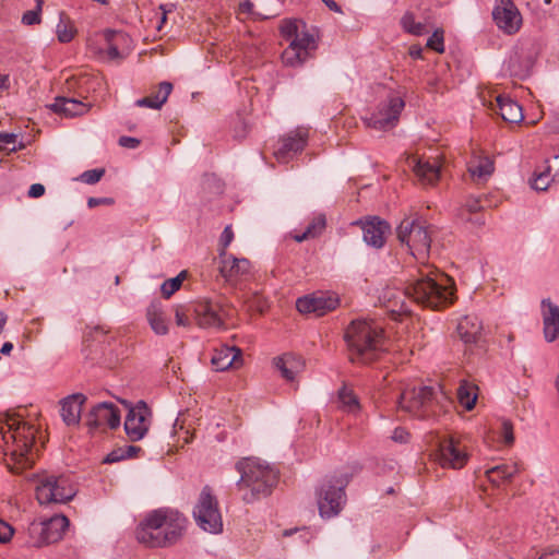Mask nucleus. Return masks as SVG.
Instances as JSON below:
<instances>
[{"label": "nucleus", "mask_w": 559, "mask_h": 559, "mask_svg": "<svg viewBox=\"0 0 559 559\" xmlns=\"http://www.w3.org/2000/svg\"><path fill=\"white\" fill-rule=\"evenodd\" d=\"M431 227L417 216L405 217L396 228L397 239L415 258H424L431 245Z\"/></svg>", "instance_id": "9"}, {"label": "nucleus", "mask_w": 559, "mask_h": 559, "mask_svg": "<svg viewBox=\"0 0 559 559\" xmlns=\"http://www.w3.org/2000/svg\"><path fill=\"white\" fill-rule=\"evenodd\" d=\"M69 526L64 515H55L43 522H33L28 526V540L32 547H41L60 540Z\"/></svg>", "instance_id": "13"}, {"label": "nucleus", "mask_w": 559, "mask_h": 559, "mask_svg": "<svg viewBox=\"0 0 559 559\" xmlns=\"http://www.w3.org/2000/svg\"><path fill=\"white\" fill-rule=\"evenodd\" d=\"M13 527L0 519V543H8L13 536Z\"/></svg>", "instance_id": "52"}, {"label": "nucleus", "mask_w": 559, "mask_h": 559, "mask_svg": "<svg viewBox=\"0 0 559 559\" xmlns=\"http://www.w3.org/2000/svg\"><path fill=\"white\" fill-rule=\"evenodd\" d=\"M447 397L431 386L406 388L400 395L399 407L416 417L428 418L443 407Z\"/></svg>", "instance_id": "8"}, {"label": "nucleus", "mask_w": 559, "mask_h": 559, "mask_svg": "<svg viewBox=\"0 0 559 559\" xmlns=\"http://www.w3.org/2000/svg\"><path fill=\"white\" fill-rule=\"evenodd\" d=\"M235 467L240 474L237 488L246 503L270 496L278 483L277 471L259 457H243Z\"/></svg>", "instance_id": "4"}, {"label": "nucleus", "mask_w": 559, "mask_h": 559, "mask_svg": "<svg viewBox=\"0 0 559 559\" xmlns=\"http://www.w3.org/2000/svg\"><path fill=\"white\" fill-rule=\"evenodd\" d=\"M129 407V412L124 420V430L131 441H139L144 438L148 431L151 424V411L143 401H140L135 406L122 401Z\"/></svg>", "instance_id": "16"}, {"label": "nucleus", "mask_w": 559, "mask_h": 559, "mask_svg": "<svg viewBox=\"0 0 559 559\" xmlns=\"http://www.w3.org/2000/svg\"><path fill=\"white\" fill-rule=\"evenodd\" d=\"M173 91V84L170 82H162L158 85V90L152 93L150 96L140 98L135 102L138 107H147L151 109H160L167 102L168 96Z\"/></svg>", "instance_id": "34"}, {"label": "nucleus", "mask_w": 559, "mask_h": 559, "mask_svg": "<svg viewBox=\"0 0 559 559\" xmlns=\"http://www.w3.org/2000/svg\"><path fill=\"white\" fill-rule=\"evenodd\" d=\"M219 273L226 283L237 286L251 275V263L246 258H236L231 254L221 258Z\"/></svg>", "instance_id": "21"}, {"label": "nucleus", "mask_w": 559, "mask_h": 559, "mask_svg": "<svg viewBox=\"0 0 559 559\" xmlns=\"http://www.w3.org/2000/svg\"><path fill=\"white\" fill-rule=\"evenodd\" d=\"M389 231V224L378 217L367 219L362 225L364 240L374 248H381L384 245Z\"/></svg>", "instance_id": "29"}, {"label": "nucleus", "mask_w": 559, "mask_h": 559, "mask_svg": "<svg viewBox=\"0 0 559 559\" xmlns=\"http://www.w3.org/2000/svg\"><path fill=\"white\" fill-rule=\"evenodd\" d=\"M104 175H105L104 168H95V169L84 171L81 175V180L84 183L94 185V183L98 182Z\"/></svg>", "instance_id": "47"}, {"label": "nucleus", "mask_w": 559, "mask_h": 559, "mask_svg": "<svg viewBox=\"0 0 559 559\" xmlns=\"http://www.w3.org/2000/svg\"><path fill=\"white\" fill-rule=\"evenodd\" d=\"M45 193V187L41 183H34L28 189V197L29 198H40Z\"/></svg>", "instance_id": "58"}, {"label": "nucleus", "mask_w": 559, "mask_h": 559, "mask_svg": "<svg viewBox=\"0 0 559 559\" xmlns=\"http://www.w3.org/2000/svg\"><path fill=\"white\" fill-rule=\"evenodd\" d=\"M492 15L497 26L507 34L516 33L522 23L521 14L511 0H500Z\"/></svg>", "instance_id": "22"}, {"label": "nucleus", "mask_w": 559, "mask_h": 559, "mask_svg": "<svg viewBox=\"0 0 559 559\" xmlns=\"http://www.w3.org/2000/svg\"><path fill=\"white\" fill-rule=\"evenodd\" d=\"M349 479L346 475L333 476L325 479L317 493L320 515L325 519L337 515L345 504L344 488Z\"/></svg>", "instance_id": "11"}, {"label": "nucleus", "mask_w": 559, "mask_h": 559, "mask_svg": "<svg viewBox=\"0 0 559 559\" xmlns=\"http://www.w3.org/2000/svg\"><path fill=\"white\" fill-rule=\"evenodd\" d=\"M0 433L8 441L10 437L13 440L11 456L21 468L32 467L34 459L31 454L35 441V430L33 426L19 420L17 418L4 415L3 424L0 423Z\"/></svg>", "instance_id": "6"}, {"label": "nucleus", "mask_w": 559, "mask_h": 559, "mask_svg": "<svg viewBox=\"0 0 559 559\" xmlns=\"http://www.w3.org/2000/svg\"><path fill=\"white\" fill-rule=\"evenodd\" d=\"M140 451H141V448L136 447V445H126L124 447V453L128 459L134 457Z\"/></svg>", "instance_id": "61"}, {"label": "nucleus", "mask_w": 559, "mask_h": 559, "mask_svg": "<svg viewBox=\"0 0 559 559\" xmlns=\"http://www.w3.org/2000/svg\"><path fill=\"white\" fill-rule=\"evenodd\" d=\"M211 364L216 371L238 368L242 365L241 349L236 346L222 345L214 349Z\"/></svg>", "instance_id": "26"}, {"label": "nucleus", "mask_w": 559, "mask_h": 559, "mask_svg": "<svg viewBox=\"0 0 559 559\" xmlns=\"http://www.w3.org/2000/svg\"><path fill=\"white\" fill-rule=\"evenodd\" d=\"M457 399L464 408L473 409L477 399L476 386L467 381H462L457 389Z\"/></svg>", "instance_id": "38"}, {"label": "nucleus", "mask_w": 559, "mask_h": 559, "mask_svg": "<svg viewBox=\"0 0 559 559\" xmlns=\"http://www.w3.org/2000/svg\"><path fill=\"white\" fill-rule=\"evenodd\" d=\"M538 559H559V550L548 549L544 551Z\"/></svg>", "instance_id": "60"}, {"label": "nucleus", "mask_w": 559, "mask_h": 559, "mask_svg": "<svg viewBox=\"0 0 559 559\" xmlns=\"http://www.w3.org/2000/svg\"><path fill=\"white\" fill-rule=\"evenodd\" d=\"M495 169L493 160L483 152H474L471 157L467 170L472 179L477 182H485L492 175Z\"/></svg>", "instance_id": "28"}, {"label": "nucleus", "mask_w": 559, "mask_h": 559, "mask_svg": "<svg viewBox=\"0 0 559 559\" xmlns=\"http://www.w3.org/2000/svg\"><path fill=\"white\" fill-rule=\"evenodd\" d=\"M483 324L477 316L462 317L456 325V333L465 344H476L481 337Z\"/></svg>", "instance_id": "30"}, {"label": "nucleus", "mask_w": 559, "mask_h": 559, "mask_svg": "<svg viewBox=\"0 0 559 559\" xmlns=\"http://www.w3.org/2000/svg\"><path fill=\"white\" fill-rule=\"evenodd\" d=\"M85 424L90 431L107 427L116 429L120 425V411L110 402L98 403L86 415Z\"/></svg>", "instance_id": "18"}, {"label": "nucleus", "mask_w": 559, "mask_h": 559, "mask_svg": "<svg viewBox=\"0 0 559 559\" xmlns=\"http://www.w3.org/2000/svg\"><path fill=\"white\" fill-rule=\"evenodd\" d=\"M102 37L104 44L98 51L100 55L105 56L108 60H121L126 57V49L130 40L126 33L106 29L103 32Z\"/></svg>", "instance_id": "23"}, {"label": "nucleus", "mask_w": 559, "mask_h": 559, "mask_svg": "<svg viewBox=\"0 0 559 559\" xmlns=\"http://www.w3.org/2000/svg\"><path fill=\"white\" fill-rule=\"evenodd\" d=\"M308 135V129L300 127L282 136V164L288 163L289 159L302 152Z\"/></svg>", "instance_id": "25"}, {"label": "nucleus", "mask_w": 559, "mask_h": 559, "mask_svg": "<svg viewBox=\"0 0 559 559\" xmlns=\"http://www.w3.org/2000/svg\"><path fill=\"white\" fill-rule=\"evenodd\" d=\"M186 275L187 272L182 271L176 277L165 281L160 286L163 296L165 298H169L171 295H174L180 288L183 280L186 278Z\"/></svg>", "instance_id": "42"}, {"label": "nucleus", "mask_w": 559, "mask_h": 559, "mask_svg": "<svg viewBox=\"0 0 559 559\" xmlns=\"http://www.w3.org/2000/svg\"><path fill=\"white\" fill-rule=\"evenodd\" d=\"M428 442L436 448L433 457L444 468L460 469L469 459L466 438L459 433L431 431Z\"/></svg>", "instance_id": "7"}, {"label": "nucleus", "mask_w": 559, "mask_h": 559, "mask_svg": "<svg viewBox=\"0 0 559 559\" xmlns=\"http://www.w3.org/2000/svg\"><path fill=\"white\" fill-rule=\"evenodd\" d=\"M400 23L404 32L414 36H421L428 32L427 25L417 20L415 14L411 11L404 13Z\"/></svg>", "instance_id": "37"}, {"label": "nucleus", "mask_w": 559, "mask_h": 559, "mask_svg": "<svg viewBox=\"0 0 559 559\" xmlns=\"http://www.w3.org/2000/svg\"><path fill=\"white\" fill-rule=\"evenodd\" d=\"M544 335L547 342H552L559 334V307L549 299L542 301Z\"/></svg>", "instance_id": "32"}, {"label": "nucleus", "mask_w": 559, "mask_h": 559, "mask_svg": "<svg viewBox=\"0 0 559 559\" xmlns=\"http://www.w3.org/2000/svg\"><path fill=\"white\" fill-rule=\"evenodd\" d=\"M86 396L82 393L71 394L61 400L60 415L67 426H78L81 420V413Z\"/></svg>", "instance_id": "27"}, {"label": "nucleus", "mask_w": 559, "mask_h": 559, "mask_svg": "<svg viewBox=\"0 0 559 559\" xmlns=\"http://www.w3.org/2000/svg\"><path fill=\"white\" fill-rule=\"evenodd\" d=\"M322 1L325 3V5H326L330 10H332V11H334V12H338V13H341V12H342V10H341L340 5H338L334 0H322Z\"/></svg>", "instance_id": "64"}, {"label": "nucleus", "mask_w": 559, "mask_h": 559, "mask_svg": "<svg viewBox=\"0 0 559 559\" xmlns=\"http://www.w3.org/2000/svg\"><path fill=\"white\" fill-rule=\"evenodd\" d=\"M16 139L17 135L14 133H0V150L16 151Z\"/></svg>", "instance_id": "50"}, {"label": "nucleus", "mask_w": 559, "mask_h": 559, "mask_svg": "<svg viewBox=\"0 0 559 559\" xmlns=\"http://www.w3.org/2000/svg\"><path fill=\"white\" fill-rule=\"evenodd\" d=\"M406 294L414 302L432 310L448 307L454 300V282L430 265L418 270L417 276L406 285Z\"/></svg>", "instance_id": "1"}, {"label": "nucleus", "mask_w": 559, "mask_h": 559, "mask_svg": "<svg viewBox=\"0 0 559 559\" xmlns=\"http://www.w3.org/2000/svg\"><path fill=\"white\" fill-rule=\"evenodd\" d=\"M499 436L501 441L507 445H512L514 442L513 425L509 420H502L499 428Z\"/></svg>", "instance_id": "45"}, {"label": "nucleus", "mask_w": 559, "mask_h": 559, "mask_svg": "<svg viewBox=\"0 0 559 559\" xmlns=\"http://www.w3.org/2000/svg\"><path fill=\"white\" fill-rule=\"evenodd\" d=\"M146 318L156 334L165 335L168 333L167 318L159 301L151 302L146 310Z\"/></svg>", "instance_id": "35"}, {"label": "nucleus", "mask_w": 559, "mask_h": 559, "mask_svg": "<svg viewBox=\"0 0 559 559\" xmlns=\"http://www.w3.org/2000/svg\"><path fill=\"white\" fill-rule=\"evenodd\" d=\"M338 401H340L341 407L348 413H354L359 408V403L357 401L356 395L347 386H343L340 390Z\"/></svg>", "instance_id": "41"}, {"label": "nucleus", "mask_w": 559, "mask_h": 559, "mask_svg": "<svg viewBox=\"0 0 559 559\" xmlns=\"http://www.w3.org/2000/svg\"><path fill=\"white\" fill-rule=\"evenodd\" d=\"M248 302L249 309L259 313H263L269 307L267 301L259 294H254Z\"/></svg>", "instance_id": "49"}, {"label": "nucleus", "mask_w": 559, "mask_h": 559, "mask_svg": "<svg viewBox=\"0 0 559 559\" xmlns=\"http://www.w3.org/2000/svg\"><path fill=\"white\" fill-rule=\"evenodd\" d=\"M392 440L399 443H405L408 441L409 433L404 428H395L392 436Z\"/></svg>", "instance_id": "55"}, {"label": "nucleus", "mask_w": 559, "mask_h": 559, "mask_svg": "<svg viewBox=\"0 0 559 559\" xmlns=\"http://www.w3.org/2000/svg\"><path fill=\"white\" fill-rule=\"evenodd\" d=\"M345 340L353 362L367 365L388 349L383 329L373 320H354L346 329Z\"/></svg>", "instance_id": "3"}, {"label": "nucleus", "mask_w": 559, "mask_h": 559, "mask_svg": "<svg viewBox=\"0 0 559 559\" xmlns=\"http://www.w3.org/2000/svg\"><path fill=\"white\" fill-rule=\"evenodd\" d=\"M465 219L476 227H481L485 225V217L478 213L473 215L468 214V217Z\"/></svg>", "instance_id": "59"}, {"label": "nucleus", "mask_w": 559, "mask_h": 559, "mask_svg": "<svg viewBox=\"0 0 559 559\" xmlns=\"http://www.w3.org/2000/svg\"><path fill=\"white\" fill-rule=\"evenodd\" d=\"M554 180V176L550 174V167L545 170L535 173L534 178L531 182L533 189L537 191H545Z\"/></svg>", "instance_id": "43"}, {"label": "nucleus", "mask_w": 559, "mask_h": 559, "mask_svg": "<svg viewBox=\"0 0 559 559\" xmlns=\"http://www.w3.org/2000/svg\"><path fill=\"white\" fill-rule=\"evenodd\" d=\"M337 306L338 298L330 293H316L296 301V308L300 313H313L318 317L336 309Z\"/></svg>", "instance_id": "19"}, {"label": "nucleus", "mask_w": 559, "mask_h": 559, "mask_svg": "<svg viewBox=\"0 0 559 559\" xmlns=\"http://www.w3.org/2000/svg\"><path fill=\"white\" fill-rule=\"evenodd\" d=\"M404 106V99L400 94H391L365 122L367 127L377 130L391 129L397 123Z\"/></svg>", "instance_id": "14"}, {"label": "nucleus", "mask_w": 559, "mask_h": 559, "mask_svg": "<svg viewBox=\"0 0 559 559\" xmlns=\"http://www.w3.org/2000/svg\"><path fill=\"white\" fill-rule=\"evenodd\" d=\"M479 97L484 106L500 115L504 121L518 123L523 120L522 107L509 96L485 91Z\"/></svg>", "instance_id": "15"}, {"label": "nucleus", "mask_w": 559, "mask_h": 559, "mask_svg": "<svg viewBox=\"0 0 559 559\" xmlns=\"http://www.w3.org/2000/svg\"><path fill=\"white\" fill-rule=\"evenodd\" d=\"M175 320H176V324L179 326H189L190 325L189 317L185 313L182 306L176 307Z\"/></svg>", "instance_id": "54"}, {"label": "nucleus", "mask_w": 559, "mask_h": 559, "mask_svg": "<svg viewBox=\"0 0 559 559\" xmlns=\"http://www.w3.org/2000/svg\"><path fill=\"white\" fill-rule=\"evenodd\" d=\"M49 108L64 117L81 116L88 111V106L81 100L68 97H56L55 102L49 105Z\"/></svg>", "instance_id": "33"}, {"label": "nucleus", "mask_w": 559, "mask_h": 559, "mask_svg": "<svg viewBox=\"0 0 559 559\" xmlns=\"http://www.w3.org/2000/svg\"><path fill=\"white\" fill-rule=\"evenodd\" d=\"M76 495V488L67 475L46 474L38 478L36 499L40 504L67 503Z\"/></svg>", "instance_id": "10"}, {"label": "nucleus", "mask_w": 559, "mask_h": 559, "mask_svg": "<svg viewBox=\"0 0 559 559\" xmlns=\"http://www.w3.org/2000/svg\"><path fill=\"white\" fill-rule=\"evenodd\" d=\"M186 518L178 511L158 509L146 514L135 530L136 540L150 548L177 543L186 530Z\"/></svg>", "instance_id": "2"}, {"label": "nucleus", "mask_w": 559, "mask_h": 559, "mask_svg": "<svg viewBox=\"0 0 559 559\" xmlns=\"http://www.w3.org/2000/svg\"><path fill=\"white\" fill-rule=\"evenodd\" d=\"M234 239V231L231 229V226H226L221 235L219 238V245H221V251H219V258L228 255L226 253L227 247L230 245V242Z\"/></svg>", "instance_id": "48"}, {"label": "nucleus", "mask_w": 559, "mask_h": 559, "mask_svg": "<svg viewBox=\"0 0 559 559\" xmlns=\"http://www.w3.org/2000/svg\"><path fill=\"white\" fill-rule=\"evenodd\" d=\"M282 40L288 44L282 52V63L298 67L313 57L318 49L319 35L300 20H286L282 23Z\"/></svg>", "instance_id": "5"}, {"label": "nucleus", "mask_w": 559, "mask_h": 559, "mask_svg": "<svg viewBox=\"0 0 559 559\" xmlns=\"http://www.w3.org/2000/svg\"><path fill=\"white\" fill-rule=\"evenodd\" d=\"M230 307L221 300L202 301L194 308L197 322L201 328H223L226 319L230 316Z\"/></svg>", "instance_id": "17"}, {"label": "nucleus", "mask_w": 559, "mask_h": 559, "mask_svg": "<svg viewBox=\"0 0 559 559\" xmlns=\"http://www.w3.org/2000/svg\"><path fill=\"white\" fill-rule=\"evenodd\" d=\"M304 369L305 361L301 356L294 353L282 355V385L285 383L289 391L295 392Z\"/></svg>", "instance_id": "24"}, {"label": "nucleus", "mask_w": 559, "mask_h": 559, "mask_svg": "<svg viewBox=\"0 0 559 559\" xmlns=\"http://www.w3.org/2000/svg\"><path fill=\"white\" fill-rule=\"evenodd\" d=\"M118 142L120 146L127 148H136L141 143L139 139L126 135L120 136Z\"/></svg>", "instance_id": "56"}, {"label": "nucleus", "mask_w": 559, "mask_h": 559, "mask_svg": "<svg viewBox=\"0 0 559 559\" xmlns=\"http://www.w3.org/2000/svg\"><path fill=\"white\" fill-rule=\"evenodd\" d=\"M36 8L34 10H29V11H26L23 16H22V22L23 24L25 25H35V24H39L41 19H40V13H41V7H43V3L44 1L43 0H36Z\"/></svg>", "instance_id": "44"}, {"label": "nucleus", "mask_w": 559, "mask_h": 559, "mask_svg": "<svg viewBox=\"0 0 559 559\" xmlns=\"http://www.w3.org/2000/svg\"><path fill=\"white\" fill-rule=\"evenodd\" d=\"M193 518L205 532L217 534L223 531V520L217 498L210 486H204L193 509Z\"/></svg>", "instance_id": "12"}, {"label": "nucleus", "mask_w": 559, "mask_h": 559, "mask_svg": "<svg viewBox=\"0 0 559 559\" xmlns=\"http://www.w3.org/2000/svg\"><path fill=\"white\" fill-rule=\"evenodd\" d=\"M406 298H409V295L406 294V287L404 289L385 287L379 296L380 302L392 313L409 311L406 305Z\"/></svg>", "instance_id": "31"}, {"label": "nucleus", "mask_w": 559, "mask_h": 559, "mask_svg": "<svg viewBox=\"0 0 559 559\" xmlns=\"http://www.w3.org/2000/svg\"><path fill=\"white\" fill-rule=\"evenodd\" d=\"M519 472V467L516 463H502L496 465L491 468H488L485 474L487 479L499 486L502 483L510 481L511 478Z\"/></svg>", "instance_id": "36"}, {"label": "nucleus", "mask_w": 559, "mask_h": 559, "mask_svg": "<svg viewBox=\"0 0 559 559\" xmlns=\"http://www.w3.org/2000/svg\"><path fill=\"white\" fill-rule=\"evenodd\" d=\"M427 47L437 52H443V32L440 29L435 31L433 34L428 38Z\"/></svg>", "instance_id": "46"}, {"label": "nucleus", "mask_w": 559, "mask_h": 559, "mask_svg": "<svg viewBox=\"0 0 559 559\" xmlns=\"http://www.w3.org/2000/svg\"><path fill=\"white\" fill-rule=\"evenodd\" d=\"M57 37L60 43H70L76 33V29L70 19L64 14H60L59 23L56 28Z\"/></svg>", "instance_id": "39"}, {"label": "nucleus", "mask_w": 559, "mask_h": 559, "mask_svg": "<svg viewBox=\"0 0 559 559\" xmlns=\"http://www.w3.org/2000/svg\"><path fill=\"white\" fill-rule=\"evenodd\" d=\"M114 200L111 198H90L87 200L88 207L93 209L98 205H111Z\"/></svg>", "instance_id": "57"}, {"label": "nucleus", "mask_w": 559, "mask_h": 559, "mask_svg": "<svg viewBox=\"0 0 559 559\" xmlns=\"http://www.w3.org/2000/svg\"><path fill=\"white\" fill-rule=\"evenodd\" d=\"M421 53L423 48L420 46L414 45L409 48V55L415 59L421 58Z\"/></svg>", "instance_id": "63"}, {"label": "nucleus", "mask_w": 559, "mask_h": 559, "mask_svg": "<svg viewBox=\"0 0 559 559\" xmlns=\"http://www.w3.org/2000/svg\"><path fill=\"white\" fill-rule=\"evenodd\" d=\"M324 227L325 217L323 215H319L309 223L306 230L301 235H295L294 238L298 242H301L310 238H314L323 231Z\"/></svg>", "instance_id": "40"}, {"label": "nucleus", "mask_w": 559, "mask_h": 559, "mask_svg": "<svg viewBox=\"0 0 559 559\" xmlns=\"http://www.w3.org/2000/svg\"><path fill=\"white\" fill-rule=\"evenodd\" d=\"M10 88V78L8 74H0V93Z\"/></svg>", "instance_id": "62"}, {"label": "nucleus", "mask_w": 559, "mask_h": 559, "mask_svg": "<svg viewBox=\"0 0 559 559\" xmlns=\"http://www.w3.org/2000/svg\"><path fill=\"white\" fill-rule=\"evenodd\" d=\"M406 164L424 186H432L440 178L441 163L438 156L429 158L408 156Z\"/></svg>", "instance_id": "20"}, {"label": "nucleus", "mask_w": 559, "mask_h": 559, "mask_svg": "<svg viewBox=\"0 0 559 559\" xmlns=\"http://www.w3.org/2000/svg\"><path fill=\"white\" fill-rule=\"evenodd\" d=\"M484 205L481 204V200L479 198H469L465 203V212L473 215L481 211Z\"/></svg>", "instance_id": "53"}, {"label": "nucleus", "mask_w": 559, "mask_h": 559, "mask_svg": "<svg viewBox=\"0 0 559 559\" xmlns=\"http://www.w3.org/2000/svg\"><path fill=\"white\" fill-rule=\"evenodd\" d=\"M126 459H128V457L124 453V447H123V448H118V449L112 450L110 453H108L106 455V457L104 459L103 462L111 464V463H116V462H119V461H122Z\"/></svg>", "instance_id": "51"}]
</instances>
